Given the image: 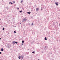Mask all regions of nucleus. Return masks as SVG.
Wrapping results in <instances>:
<instances>
[{"instance_id": "1", "label": "nucleus", "mask_w": 60, "mask_h": 60, "mask_svg": "<svg viewBox=\"0 0 60 60\" xmlns=\"http://www.w3.org/2000/svg\"><path fill=\"white\" fill-rule=\"evenodd\" d=\"M36 11H39V8H36Z\"/></svg>"}, {"instance_id": "2", "label": "nucleus", "mask_w": 60, "mask_h": 60, "mask_svg": "<svg viewBox=\"0 0 60 60\" xmlns=\"http://www.w3.org/2000/svg\"><path fill=\"white\" fill-rule=\"evenodd\" d=\"M8 45H7L6 46V47H8V48H10V47H11V46H10L8 44Z\"/></svg>"}, {"instance_id": "3", "label": "nucleus", "mask_w": 60, "mask_h": 60, "mask_svg": "<svg viewBox=\"0 0 60 60\" xmlns=\"http://www.w3.org/2000/svg\"><path fill=\"white\" fill-rule=\"evenodd\" d=\"M55 4L57 5V6H58V2H55Z\"/></svg>"}, {"instance_id": "4", "label": "nucleus", "mask_w": 60, "mask_h": 60, "mask_svg": "<svg viewBox=\"0 0 60 60\" xmlns=\"http://www.w3.org/2000/svg\"><path fill=\"white\" fill-rule=\"evenodd\" d=\"M12 43H13V45H14V44H15V41H13L12 42Z\"/></svg>"}, {"instance_id": "5", "label": "nucleus", "mask_w": 60, "mask_h": 60, "mask_svg": "<svg viewBox=\"0 0 60 60\" xmlns=\"http://www.w3.org/2000/svg\"><path fill=\"white\" fill-rule=\"evenodd\" d=\"M21 58H21V60H23V58H24V57L21 56Z\"/></svg>"}, {"instance_id": "6", "label": "nucleus", "mask_w": 60, "mask_h": 60, "mask_svg": "<svg viewBox=\"0 0 60 60\" xmlns=\"http://www.w3.org/2000/svg\"><path fill=\"white\" fill-rule=\"evenodd\" d=\"M9 4H13V3L11 2H9Z\"/></svg>"}, {"instance_id": "7", "label": "nucleus", "mask_w": 60, "mask_h": 60, "mask_svg": "<svg viewBox=\"0 0 60 60\" xmlns=\"http://www.w3.org/2000/svg\"><path fill=\"white\" fill-rule=\"evenodd\" d=\"M27 13H28V14H30V13H31V12L30 11H29V12H27Z\"/></svg>"}, {"instance_id": "8", "label": "nucleus", "mask_w": 60, "mask_h": 60, "mask_svg": "<svg viewBox=\"0 0 60 60\" xmlns=\"http://www.w3.org/2000/svg\"><path fill=\"white\" fill-rule=\"evenodd\" d=\"M35 53V51H33L32 52V54H34Z\"/></svg>"}, {"instance_id": "9", "label": "nucleus", "mask_w": 60, "mask_h": 60, "mask_svg": "<svg viewBox=\"0 0 60 60\" xmlns=\"http://www.w3.org/2000/svg\"><path fill=\"white\" fill-rule=\"evenodd\" d=\"M1 51H4V49L3 48H2L1 49Z\"/></svg>"}, {"instance_id": "10", "label": "nucleus", "mask_w": 60, "mask_h": 60, "mask_svg": "<svg viewBox=\"0 0 60 60\" xmlns=\"http://www.w3.org/2000/svg\"><path fill=\"white\" fill-rule=\"evenodd\" d=\"M19 12L20 13H22V10H20V11Z\"/></svg>"}, {"instance_id": "11", "label": "nucleus", "mask_w": 60, "mask_h": 60, "mask_svg": "<svg viewBox=\"0 0 60 60\" xmlns=\"http://www.w3.org/2000/svg\"><path fill=\"white\" fill-rule=\"evenodd\" d=\"M22 43H24V42H25V41L24 40H22Z\"/></svg>"}, {"instance_id": "12", "label": "nucleus", "mask_w": 60, "mask_h": 60, "mask_svg": "<svg viewBox=\"0 0 60 60\" xmlns=\"http://www.w3.org/2000/svg\"><path fill=\"white\" fill-rule=\"evenodd\" d=\"M45 40H47V38L46 37H45Z\"/></svg>"}, {"instance_id": "13", "label": "nucleus", "mask_w": 60, "mask_h": 60, "mask_svg": "<svg viewBox=\"0 0 60 60\" xmlns=\"http://www.w3.org/2000/svg\"><path fill=\"white\" fill-rule=\"evenodd\" d=\"M21 57V56H19L18 57V58H19V59H20Z\"/></svg>"}, {"instance_id": "14", "label": "nucleus", "mask_w": 60, "mask_h": 60, "mask_svg": "<svg viewBox=\"0 0 60 60\" xmlns=\"http://www.w3.org/2000/svg\"><path fill=\"white\" fill-rule=\"evenodd\" d=\"M21 56L22 57H24V56L23 55V54H22V55Z\"/></svg>"}, {"instance_id": "15", "label": "nucleus", "mask_w": 60, "mask_h": 60, "mask_svg": "<svg viewBox=\"0 0 60 60\" xmlns=\"http://www.w3.org/2000/svg\"><path fill=\"white\" fill-rule=\"evenodd\" d=\"M23 0H21V3H22V2H23Z\"/></svg>"}, {"instance_id": "16", "label": "nucleus", "mask_w": 60, "mask_h": 60, "mask_svg": "<svg viewBox=\"0 0 60 60\" xmlns=\"http://www.w3.org/2000/svg\"><path fill=\"white\" fill-rule=\"evenodd\" d=\"M2 30H3L4 31V27L3 28V29Z\"/></svg>"}, {"instance_id": "17", "label": "nucleus", "mask_w": 60, "mask_h": 60, "mask_svg": "<svg viewBox=\"0 0 60 60\" xmlns=\"http://www.w3.org/2000/svg\"><path fill=\"white\" fill-rule=\"evenodd\" d=\"M15 43H16V44H18V42H17L16 41L15 42Z\"/></svg>"}, {"instance_id": "18", "label": "nucleus", "mask_w": 60, "mask_h": 60, "mask_svg": "<svg viewBox=\"0 0 60 60\" xmlns=\"http://www.w3.org/2000/svg\"><path fill=\"white\" fill-rule=\"evenodd\" d=\"M27 19L26 18L24 19V20H25V21H26V20H27Z\"/></svg>"}, {"instance_id": "19", "label": "nucleus", "mask_w": 60, "mask_h": 60, "mask_svg": "<svg viewBox=\"0 0 60 60\" xmlns=\"http://www.w3.org/2000/svg\"><path fill=\"white\" fill-rule=\"evenodd\" d=\"M17 10H19V8H17Z\"/></svg>"}, {"instance_id": "20", "label": "nucleus", "mask_w": 60, "mask_h": 60, "mask_svg": "<svg viewBox=\"0 0 60 60\" xmlns=\"http://www.w3.org/2000/svg\"><path fill=\"white\" fill-rule=\"evenodd\" d=\"M14 33H16V31H14Z\"/></svg>"}, {"instance_id": "21", "label": "nucleus", "mask_w": 60, "mask_h": 60, "mask_svg": "<svg viewBox=\"0 0 60 60\" xmlns=\"http://www.w3.org/2000/svg\"><path fill=\"white\" fill-rule=\"evenodd\" d=\"M54 28H56V26H55L54 27Z\"/></svg>"}, {"instance_id": "22", "label": "nucleus", "mask_w": 60, "mask_h": 60, "mask_svg": "<svg viewBox=\"0 0 60 60\" xmlns=\"http://www.w3.org/2000/svg\"><path fill=\"white\" fill-rule=\"evenodd\" d=\"M22 21H25V19H23Z\"/></svg>"}, {"instance_id": "23", "label": "nucleus", "mask_w": 60, "mask_h": 60, "mask_svg": "<svg viewBox=\"0 0 60 60\" xmlns=\"http://www.w3.org/2000/svg\"><path fill=\"white\" fill-rule=\"evenodd\" d=\"M32 25V26H33L34 25V24L33 23H32V25Z\"/></svg>"}, {"instance_id": "24", "label": "nucleus", "mask_w": 60, "mask_h": 60, "mask_svg": "<svg viewBox=\"0 0 60 60\" xmlns=\"http://www.w3.org/2000/svg\"><path fill=\"white\" fill-rule=\"evenodd\" d=\"M2 54V52H0V54Z\"/></svg>"}, {"instance_id": "25", "label": "nucleus", "mask_w": 60, "mask_h": 60, "mask_svg": "<svg viewBox=\"0 0 60 60\" xmlns=\"http://www.w3.org/2000/svg\"><path fill=\"white\" fill-rule=\"evenodd\" d=\"M13 3H15V1H13Z\"/></svg>"}, {"instance_id": "26", "label": "nucleus", "mask_w": 60, "mask_h": 60, "mask_svg": "<svg viewBox=\"0 0 60 60\" xmlns=\"http://www.w3.org/2000/svg\"><path fill=\"white\" fill-rule=\"evenodd\" d=\"M22 45H23V43H22Z\"/></svg>"}, {"instance_id": "27", "label": "nucleus", "mask_w": 60, "mask_h": 60, "mask_svg": "<svg viewBox=\"0 0 60 60\" xmlns=\"http://www.w3.org/2000/svg\"><path fill=\"white\" fill-rule=\"evenodd\" d=\"M41 11H42V8L41 9Z\"/></svg>"}, {"instance_id": "28", "label": "nucleus", "mask_w": 60, "mask_h": 60, "mask_svg": "<svg viewBox=\"0 0 60 60\" xmlns=\"http://www.w3.org/2000/svg\"><path fill=\"white\" fill-rule=\"evenodd\" d=\"M0 40H1V38H0Z\"/></svg>"}, {"instance_id": "29", "label": "nucleus", "mask_w": 60, "mask_h": 60, "mask_svg": "<svg viewBox=\"0 0 60 60\" xmlns=\"http://www.w3.org/2000/svg\"><path fill=\"white\" fill-rule=\"evenodd\" d=\"M59 19H60V18L59 17Z\"/></svg>"}, {"instance_id": "30", "label": "nucleus", "mask_w": 60, "mask_h": 60, "mask_svg": "<svg viewBox=\"0 0 60 60\" xmlns=\"http://www.w3.org/2000/svg\"><path fill=\"white\" fill-rule=\"evenodd\" d=\"M22 22H24V21H22Z\"/></svg>"}, {"instance_id": "31", "label": "nucleus", "mask_w": 60, "mask_h": 60, "mask_svg": "<svg viewBox=\"0 0 60 60\" xmlns=\"http://www.w3.org/2000/svg\"><path fill=\"white\" fill-rule=\"evenodd\" d=\"M46 46H45V48H46Z\"/></svg>"}, {"instance_id": "32", "label": "nucleus", "mask_w": 60, "mask_h": 60, "mask_svg": "<svg viewBox=\"0 0 60 60\" xmlns=\"http://www.w3.org/2000/svg\"><path fill=\"white\" fill-rule=\"evenodd\" d=\"M31 43V44H32V43H33V42H32Z\"/></svg>"}, {"instance_id": "33", "label": "nucleus", "mask_w": 60, "mask_h": 60, "mask_svg": "<svg viewBox=\"0 0 60 60\" xmlns=\"http://www.w3.org/2000/svg\"><path fill=\"white\" fill-rule=\"evenodd\" d=\"M0 20H1V19L0 18Z\"/></svg>"}, {"instance_id": "34", "label": "nucleus", "mask_w": 60, "mask_h": 60, "mask_svg": "<svg viewBox=\"0 0 60 60\" xmlns=\"http://www.w3.org/2000/svg\"><path fill=\"white\" fill-rule=\"evenodd\" d=\"M39 59H38V60H39Z\"/></svg>"}, {"instance_id": "35", "label": "nucleus", "mask_w": 60, "mask_h": 60, "mask_svg": "<svg viewBox=\"0 0 60 60\" xmlns=\"http://www.w3.org/2000/svg\"><path fill=\"white\" fill-rule=\"evenodd\" d=\"M30 23H30L29 24L30 25Z\"/></svg>"}, {"instance_id": "36", "label": "nucleus", "mask_w": 60, "mask_h": 60, "mask_svg": "<svg viewBox=\"0 0 60 60\" xmlns=\"http://www.w3.org/2000/svg\"><path fill=\"white\" fill-rule=\"evenodd\" d=\"M35 6H36V5H35Z\"/></svg>"}, {"instance_id": "37", "label": "nucleus", "mask_w": 60, "mask_h": 60, "mask_svg": "<svg viewBox=\"0 0 60 60\" xmlns=\"http://www.w3.org/2000/svg\"><path fill=\"white\" fill-rule=\"evenodd\" d=\"M20 24H21V23H20Z\"/></svg>"}]
</instances>
